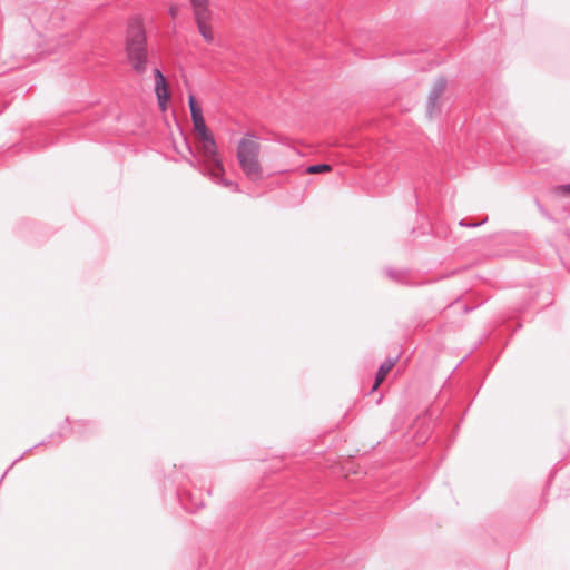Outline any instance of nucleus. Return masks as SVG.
I'll list each match as a JSON object with an SVG mask.
<instances>
[{"mask_svg": "<svg viewBox=\"0 0 570 570\" xmlns=\"http://www.w3.org/2000/svg\"><path fill=\"white\" fill-rule=\"evenodd\" d=\"M126 51L132 69L142 75L147 63L146 35L138 19L132 20L128 26Z\"/></svg>", "mask_w": 570, "mask_h": 570, "instance_id": "obj_1", "label": "nucleus"}, {"mask_svg": "<svg viewBox=\"0 0 570 570\" xmlns=\"http://www.w3.org/2000/svg\"><path fill=\"white\" fill-rule=\"evenodd\" d=\"M261 145L255 140V136L246 134L237 146V159L245 176L252 181H258L263 178V168L259 163Z\"/></svg>", "mask_w": 570, "mask_h": 570, "instance_id": "obj_2", "label": "nucleus"}, {"mask_svg": "<svg viewBox=\"0 0 570 570\" xmlns=\"http://www.w3.org/2000/svg\"><path fill=\"white\" fill-rule=\"evenodd\" d=\"M202 150L205 158L206 175L216 177L224 174L222 160L217 157V146L212 134L200 136Z\"/></svg>", "mask_w": 570, "mask_h": 570, "instance_id": "obj_3", "label": "nucleus"}, {"mask_svg": "<svg viewBox=\"0 0 570 570\" xmlns=\"http://www.w3.org/2000/svg\"><path fill=\"white\" fill-rule=\"evenodd\" d=\"M446 88V79L443 77L438 78L429 94L426 102V111L430 118L440 114L439 99L444 94Z\"/></svg>", "mask_w": 570, "mask_h": 570, "instance_id": "obj_4", "label": "nucleus"}, {"mask_svg": "<svg viewBox=\"0 0 570 570\" xmlns=\"http://www.w3.org/2000/svg\"><path fill=\"white\" fill-rule=\"evenodd\" d=\"M154 76H155V92L157 96V100H158L159 107L164 110L166 108V104L169 99L166 79L158 68H156L154 70Z\"/></svg>", "mask_w": 570, "mask_h": 570, "instance_id": "obj_5", "label": "nucleus"}, {"mask_svg": "<svg viewBox=\"0 0 570 570\" xmlns=\"http://www.w3.org/2000/svg\"><path fill=\"white\" fill-rule=\"evenodd\" d=\"M210 16H204L203 13H198L196 19L197 28L204 40L208 43L214 41V35L208 24Z\"/></svg>", "mask_w": 570, "mask_h": 570, "instance_id": "obj_6", "label": "nucleus"}, {"mask_svg": "<svg viewBox=\"0 0 570 570\" xmlns=\"http://www.w3.org/2000/svg\"><path fill=\"white\" fill-rule=\"evenodd\" d=\"M395 360L389 358L385 362L381 364L379 367L376 375H375V382L372 386V390H376L379 385L385 380L387 373L391 371V368L394 366Z\"/></svg>", "mask_w": 570, "mask_h": 570, "instance_id": "obj_7", "label": "nucleus"}, {"mask_svg": "<svg viewBox=\"0 0 570 570\" xmlns=\"http://www.w3.org/2000/svg\"><path fill=\"white\" fill-rule=\"evenodd\" d=\"M191 120L194 124V128L199 134V136H206L207 134H210L206 127V124H205V120L203 117V111H199V112L195 111L194 115H191Z\"/></svg>", "mask_w": 570, "mask_h": 570, "instance_id": "obj_8", "label": "nucleus"}, {"mask_svg": "<svg viewBox=\"0 0 570 570\" xmlns=\"http://www.w3.org/2000/svg\"><path fill=\"white\" fill-rule=\"evenodd\" d=\"M190 3L194 9L195 18H197L198 13H203L204 16H210L208 10V0H190Z\"/></svg>", "mask_w": 570, "mask_h": 570, "instance_id": "obj_9", "label": "nucleus"}, {"mask_svg": "<svg viewBox=\"0 0 570 570\" xmlns=\"http://www.w3.org/2000/svg\"><path fill=\"white\" fill-rule=\"evenodd\" d=\"M212 178V180L216 184H219L226 188H229L232 189L233 191H237L238 190V185L235 183V181H232L229 179H226V178H223V174L216 176V177H213V176H209Z\"/></svg>", "mask_w": 570, "mask_h": 570, "instance_id": "obj_10", "label": "nucleus"}, {"mask_svg": "<svg viewBox=\"0 0 570 570\" xmlns=\"http://www.w3.org/2000/svg\"><path fill=\"white\" fill-rule=\"evenodd\" d=\"M331 169H332V167L328 164H315V165L308 166L306 168V173L320 174V173L330 171Z\"/></svg>", "mask_w": 570, "mask_h": 570, "instance_id": "obj_11", "label": "nucleus"}, {"mask_svg": "<svg viewBox=\"0 0 570 570\" xmlns=\"http://www.w3.org/2000/svg\"><path fill=\"white\" fill-rule=\"evenodd\" d=\"M553 191L559 196H570V184L556 186Z\"/></svg>", "mask_w": 570, "mask_h": 570, "instance_id": "obj_12", "label": "nucleus"}, {"mask_svg": "<svg viewBox=\"0 0 570 570\" xmlns=\"http://www.w3.org/2000/svg\"><path fill=\"white\" fill-rule=\"evenodd\" d=\"M188 105H189V109H190V115H194V112H199L202 111V108L198 106L195 97L193 95H190L188 97Z\"/></svg>", "mask_w": 570, "mask_h": 570, "instance_id": "obj_13", "label": "nucleus"}, {"mask_svg": "<svg viewBox=\"0 0 570 570\" xmlns=\"http://www.w3.org/2000/svg\"><path fill=\"white\" fill-rule=\"evenodd\" d=\"M386 274L390 278L396 281V282H401V277H402V272L400 271H394V269H386Z\"/></svg>", "mask_w": 570, "mask_h": 570, "instance_id": "obj_14", "label": "nucleus"}, {"mask_svg": "<svg viewBox=\"0 0 570 570\" xmlns=\"http://www.w3.org/2000/svg\"><path fill=\"white\" fill-rule=\"evenodd\" d=\"M481 224H482V223H471V224H470V222H465L464 219H462V220L460 222V225H461V226H466V227H475V226H479V225H481Z\"/></svg>", "mask_w": 570, "mask_h": 570, "instance_id": "obj_15", "label": "nucleus"}, {"mask_svg": "<svg viewBox=\"0 0 570 570\" xmlns=\"http://www.w3.org/2000/svg\"><path fill=\"white\" fill-rule=\"evenodd\" d=\"M177 10H178L177 6H171V7H170V9H169V13H170V16H171L173 18L176 16Z\"/></svg>", "mask_w": 570, "mask_h": 570, "instance_id": "obj_16", "label": "nucleus"}, {"mask_svg": "<svg viewBox=\"0 0 570 570\" xmlns=\"http://www.w3.org/2000/svg\"><path fill=\"white\" fill-rule=\"evenodd\" d=\"M537 205H538V208L541 212V214L549 217L548 212L539 204V202H537Z\"/></svg>", "mask_w": 570, "mask_h": 570, "instance_id": "obj_17", "label": "nucleus"}, {"mask_svg": "<svg viewBox=\"0 0 570 570\" xmlns=\"http://www.w3.org/2000/svg\"><path fill=\"white\" fill-rule=\"evenodd\" d=\"M204 502H200L199 504H196V508L203 507Z\"/></svg>", "mask_w": 570, "mask_h": 570, "instance_id": "obj_18", "label": "nucleus"}, {"mask_svg": "<svg viewBox=\"0 0 570 570\" xmlns=\"http://www.w3.org/2000/svg\"><path fill=\"white\" fill-rule=\"evenodd\" d=\"M7 474H8V470L3 472L2 478H6Z\"/></svg>", "mask_w": 570, "mask_h": 570, "instance_id": "obj_19", "label": "nucleus"}, {"mask_svg": "<svg viewBox=\"0 0 570 570\" xmlns=\"http://www.w3.org/2000/svg\"><path fill=\"white\" fill-rule=\"evenodd\" d=\"M7 474H8V470L3 472L2 478H6Z\"/></svg>", "mask_w": 570, "mask_h": 570, "instance_id": "obj_20", "label": "nucleus"}, {"mask_svg": "<svg viewBox=\"0 0 570 570\" xmlns=\"http://www.w3.org/2000/svg\"><path fill=\"white\" fill-rule=\"evenodd\" d=\"M7 474H8V470L3 472L2 478H6Z\"/></svg>", "mask_w": 570, "mask_h": 570, "instance_id": "obj_21", "label": "nucleus"}, {"mask_svg": "<svg viewBox=\"0 0 570 570\" xmlns=\"http://www.w3.org/2000/svg\"><path fill=\"white\" fill-rule=\"evenodd\" d=\"M21 458H22V456H20V458H18V459H14L13 464H14L16 462H18Z\"/></svg>", "mask_w": 570, "mask_h": 570, "instance_id": "obj_22", "label": "nucleus"}]
</instances>
